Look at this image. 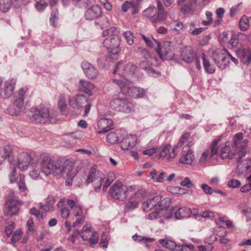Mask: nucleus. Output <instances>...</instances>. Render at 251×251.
<instances>
[{"mask_svg":"<svg viewBox=\"0 0 251 251\" xmlns=\"http://www.w3.org/2000/svg\"><path fill=\"white\" fill-rule=\"evenodd\" d=\"M113 81L119 86L124 95H128L134 98H142L145 95L144 89L131 86L130 81L127 78L124 77L121 79H115Z\"/></svg>","mask_w":251,"mask_h":251,"instance_id":"1","label":"nucleus"},{"mask_svg":"<svg viewBox=\"0 0 251 251\" xmlns=\"http://www.w3.org/2000/svg\"><path fill=\"white\" fill-rule=\"evenodd\" d=\"M58 167L59 162L52 160L50 156L45 155L41 158L40 171L45 176H49L51 175L57 176L60 172Z\"/></svg>","mask_w":251,"mask_h":251,"instance_id":"2","label":"nucleus"},{"mask_svg":"<svg viewBox=\"0 0 251 251\" xmlns=\"http://www.w3.org/2000/svg\"><path fill=\"white\" fill-rule=\"evenodd\" d=\"M154 41L157 46L155 50L159 57L163 60H171L175 55L174 47L172 43L166 41L162 43H160L157 40Z\"/></svg>","mask_w":251,"mask_h":251,"instance_id":"3","label":"nucleus"},{"mask_svg":"<svg viewBox=\"0 0 251 251\" xmlns=\"http://www.w3.org/2000/svg\"><path fill=\"white\" fill-rule=\"evenodd\" d=\"M111 109L118 112L129 113L133 111V105L126 98H116L110 102Z\"/></svg>","mask_w":251,"mask_h":251,"instance_id":"4","label":"nucleus"},{"mask_svg":"<svg viewBox=\"0 0 251 251\" xmlns=\"http://www.w3.org/2000/svg\"><path fill=\"white\" fill-rule=\"evenodd\" d=\"M211 58L217 67L222 70L228 66L230 61L226 55V50L225 49H217L214 50Z\"/></svg>","mask_w":251,"mask_h":251,"instance_id":"5","label":"nucleus"},{"mask_svg":"<svg viewBox=\"0 0 251 251\" xmlns=\"http://www.w3.org/2000/svg\"><path fill=\"white\" fill-rule=\"evenodd\" d=\"M74 166L73 161L70 160H66L63 163L59 162L58 169L60 172H58L57 176L72 180L76 175V171L75 169Z\"/></svg>","mask_w":251,"mask_h":251,"instance_id":"6","label":"nucleus"},{"mask_svg":"<svg viewBox=\"0 0 251 251\" xmlns=\"http://www.w3.org/2000/svg\"><path fill=\"white\" fill-rule=\"evenodd\" d=\"M162 196L157 195L153 198L148 199L142 204V209L144 211L148 212L154 208L156 210H163L166 208L169 204L164 205V203L166 202L167 200L163 199L161 200Z\"/></svg>","mask_w":251,"mask_h":251,"instance_id":"7","label":"nucleus"},{"mask_svg":"<svg viewBox=\"0 0 251 251\" xmlns=\"http://www.w3.org/2000/svg\"><path fill=\"white\" fill-rule=\"evenodd\" d=\"M128 188L120 181H116L111 186L109 193L112 198L123 201L127 197Z\"/></svg>","mask_w":251,"mask_h":251,"instance_id":"8","label":"nucleus"},{"mask_svg":"<svg viewBox=\"0 0 251 251\" xmlns=\"http://www.w3.org/2000/svg\"><path fill=\"white\" fill-rule=\"evenodd\" d=\"M30 112L32 113L31 120L37 123L45 124L50 121L52 118L49 108L47 107H44L41 109L32 108Z\"/></svg>","mask_w":251,"mask_h":251,"instance_id":"9","label":"nucleus"},{"mask_svg":"<svg viewBox=\"0 0 251 251\" xmlns=\"http://www.w3.org/2000/svg\"><path fill=\"white\" fill-rule=\"evenodd\" d=\"M29 163L33 167L37 166L38 164V158L36 156H30L26 152H22L18 156V167L21 171H25L27 169Z\"/></svg>","mask_w":251,"mask_h":251,"instance_id":"10","label":"nucleus"},{"mask_svg":"<svg viewBox=\"0 0 251 251\" xmlns=\"http://www.w3.org/2000/svg\"><path fill=\"white\" fill-rule=\"evenodd\" d=\"M104 178V175L100 171L97 170L96 167H93L90 170L87 178L88 183H93L96 191H100L102 183Z\"/></svg>","mask_w":251,"mask_h":251,"instance_id":"11","label":"nucleus"},{"mask_svg":"<svg viewBox=\"0 0 251 251\" xmlns=\"http://www.w3.org/2000/svg\"><path fill=\"white\" fill-rule=\"evenodd\" d=\"M120 41L121 37L116 36L115 37L106 38L103 41V44L109 53L115 55L121 51L119 47Z\"/></svg>","mask_w":251,"mask_h":251,"instance_id":"12","label":"nucleus"},{"mask_svg":"<svg viewBox=\"0 0 251 251\" xmlns=\"http://www.w3.org/2000/svg\"><path fill=\"white\" fill-rule=\"evenodd\" d=\"M22 203V201L17 200L14 198L8 199L5 204L6 208L5 213L9 216L17 214L20 210L19 206L21 205Z\"/></svg>","mask_w":251,"mask_h":251,"instance_id":"13","label":"nucleus"},{"mask_svg":"<svg viewBox=\"0 0 251 251\" xmlns=\"http://www.w3.org/2000/svg\"><path fill=\"white\" fill-rule=\"evenodd\" d=\"M240 155L237 158V170L238 173L243 174L246 172L250 168L251 165V160L250 159L247 160H243L242 158L245 156L246 151H241Z\"/></svg>","mask_w":251,"mask_h":251,"instance_id":"14","label":"nucleus"},{"mask_svg":"<svg viewBox=\"0 0 251 251\" xmlns=\"http://www.w3.org/2000/svg\"><path fill=\"white\" fill-rule=\"evenodd\" d=\"M16 82L14 78L5 81L3 88L1 90L0 96L4 98L10 97L14 93Z\"/></svg>","mask_w":251,"mask_h":251,"instance_id":"15","label":"nucleus"},{"mask_svg":"<svg viewBox=\"0 0 251 251\" xmlns=\"http://www.w3.org/2000/svg\"><path fill=\"white\" fill-rule=\"evenodd\" d=\"M157 12H156V14H154L151 22L154 26H156L157 24L165 21L167 18L166 13H165L164 8L160 1H157Z\"/></svg>","mask_w":251,"mask_h":251,"instance_id":"16","label":"nucleus"},{"mask_svg":"<svg viewBox=\"0 0 251 251\" xmlns=\"http://www.w3.org/2000/svg\"><path fill=\"white\" fill-rule=\"evenodd\" d=\"M194 160L193 151L188 148H183L181 152V156L179 159L180 163L186 165H191Z\"/></svg>","mask_w":251,"mask_h":251,"instance_id":"17","label":"nucleus"},{"mask_svg":"<svg viewBox=\"0 0 251 251\" xmlns=\"http://www.w3.org/2000/svg\"><path fill=\"white\" fill-rule=\"evenodd\" d=\"M136 140L135 135H127L121 141L120 147L123 150H130L135 146Z\"/></svg>","mask_w":251,"mask_h":251,"instance_id":"18","label":"nucleus"},{"mask_svg":"<svg viewBox=\"0 0 251 251\" xmlns=\"http://www.w3.org/2000/svg\"><path fill=\"white\" fill-rule=\"evenodd\" d=\"M113 121L110 119L102 118L97 122V126L99 130L98 134L104 133L112 128Z\"/></svg>","mask_w":251,"mask_h":251,"instance_id":"19","label":"nucleus"},{"mask_svg":"<svg viewBox=\"0 0 251 251\" xmlns=\"http://www.w3.org/2000/svg\"><path fill=\"white\" fill-rule=\"evenodd\" d=\"M81 67L84 71L85 75L90 79H94L97 77L98 71L92 64L86 61L81 64Z\"/></svg>","mask_w":251,"mask_h":251,"instance_id":"20","label":"nucleus"},{"mask_svg":"<svg viewBox=\"0 0 251 251\" xmlns=\"http://www.w3.org/2000/svg\"><path fill=\"white\" fill-rule=\"evenodd\" d=\"M172 212L174 213L176 218L177 219L188 218L191 214V209L185 206L178 208L175 207L172 209Z\"/></svg>","mask_w":251,"mask_h":251,"instance_id":"21","label":"nucleus"},{"mask_svg":"<svg viewBox=\"0 0 251 251\" xmlns=\"http://www.w3.org/2000/svg\"><path fill=\"white\" fill-rule=\"evenodd\" d=\"M101 15V8L97 5H93L85 12V18L88 20H93L99 18Z\"/></svg>","mask_w":251,"mask_h":251,"instance_id":"22","label":"nucleus"},{"mask_svg":"<svg viewBox=\"0 0 251 251\" xmlns=\"http://www.w3.org/2000/svg\"><path fill=\"white\" fill-rule=\"evenodd\" d=\"M181 56L184 62L190 63L194 60L196 55L191 47H185L182 49Z\"/></svg>","mask_w":251,"mask_h":251,"instance_id":"23","label":"nucleus"},{"mask_svg":"<svg viewBox=\"0 0 251 251\" xmlns=\"http://www.w3.org/2000/svg\"><path fill=\"white\" fill-rule=\"evenodd\" d=\"M171 148V146L170 145H167L164 147H163V148L160 152V157H166L168 160H170L171 159L175 158L177 154L176 151L175 146L173 147L171 149V151H170Z\"/></svg>","mask_w":251,"mask_h":251,"instance_id":"24","label":"nucleus"},{"mask_svg":"<svg viewBox=\"0 0 251 251\" xmlns=\"http://www.w3.org/2000/svg\"><path fill=\"white\" fill-rule=\"evenodd\" d=\"M67 205L70 208L72 213L74 216H83L82 215V207L80 204L76 202L74 200L68 199L67 201Z\"/></svg>","mask_w":251,"mask_h":251,"instance_id":"25","label":"nucleus"},{"mask_svg":"<svg viewBox=\"0 0 251 251\" xmlns=\"http://www.w3.org/2000/svg\"><path fill=\"white\" fill-rule=\"evenodd\" d=\"M237 56L245 63H249L251 62V51L248 48H239L236 50Z\"/></svg>","mask_w":251,"mask_h":251,"instance_id":"26","label":"nucleus"},{"mask_svg":"<svg viewBox=\"0 0 251 251\" xmlns=\"http://www.w3.org/2000/svg\"><path fill=\"white\" fill-rule=\"evenodd\" d=\"M68 200V199L66 198L61 199L57 205V208L60 212L61 217L65 219L68 218L70 214V212L66 207L67 201Z\"/></svg>","mask_w":251,"mask_h":251,"instance_id":"27","label":"nucleus"},{"mask_svg":"<svg viewBox=\"0 0 251 251\" xmlns=\"http://www.w3.org/2000/svg\"><path fill=\"white\" fill-rule=\"evenodd\" d=\"M55 201V197L53 196H49L46 199V204L42 203L39 204V208L45 211H52L54 210V203Z\"/></svg>","mask_w":251,"mask_h":251,"instance_id":"28","label":"nucleus"},{"mask_svg":"<svg viewBox=\"0 0 251 251\" xmlns=\"http://www.w3.org/2000/svg\"><path fill=\"white\" fill-rule=\"evenodd\" d=\"M234 153L230 151V148L229 147V143L226 142L225 146L223 147L220 152V157L222 159H232L234 156Z\"/></svg>","mask_w":251,"mask_h":251,"instance_id":"29","label":"nucleus"},{"mask_svg":"<svg viewBox=\"0 0 251 251\" xmlns=\"http://www.w3.org/2000/svg\"><path fill=\"white\" fill-rule=\"evenodd\" d=\"M80 86L79 89L89 96L92 95V91L94 88V85L87 80L81 79L79 81Z\"/></svg>","mask_w":251,"mask_h":251,"instance_id":"30","label":"nucleus"},{"mask_svg":"<svg viewBox=\"0 0 251 251\" xmlns=\"http://www.w3.org/2000/svg\"><path fill=\"white\" fill-rule=\"evenodd\" d=\"M25 90L21 88L18 92V98L15 100L14 105L17 108V110L19 111L23 106L24 101L25 98Z\"/></svg>","mask_w":251,"mask_h":251,"instance_id":"31","label":"nucleus"},{"mask_svg":"<svg viewBox=\"0 0 251 251\" xmlns=\"http://www.w3.org/2000/svg\"><path fill=\"white\" fill-rule=\"evenodd\" d=\"M202 59L205 72L209 74H213L215 72L216 68L213 64L210 63L209 59L206 58L204 53L202 54Z\"/></svg>","mask_w":251,"mask_h":251,"instance_id":"32","label":"nucleus"},{"mask_svg":"<svg viewBox=\"0 0 251 251\" xmlns=\"http://www.w3.org/2000/svg\"><path fill=\"white\" fill-rule=\"evenodd\" d=\"M138 194L135 193L126 204V208L128 211H131L136 208L139 204V200L137 198Z\"/></svg>","mask_w":251,"mask_h":251,"instance_id":"33","label":"nucleus"},{"mask_svg":"<svg viewBox=\"0 0 251 251\" xmlns=\"http://www.w3.org/2000/svg\"><path fill=\"white\" fill-rule=\"evenodd\" d=\"M17 185L20 192H25L27 190V188L25 182V176L24 175L19 174V176L16 178Z\"/></svg>","mask_w":251,"mask_h":251,"instance_id":"34","label":"nucleus"},{"mask_svg":"<svg viewBox=\"0 0 251 251\" xmlns=\"http://www.w3.org/2000/svg\"><path fill=\"white\" fill-rule=\"evenodd\" d=\"M159 243L162 245L163 247L170 250H176L178 251V246H177L176 243L172 240H168L165 239L159 240Z\"/></svg>","mask_w":251,"mask_h":251,"instance_id":"35","label":"nucleus"},{"mask_svg":"<svg viewBox=\"0 0 251 251\" xmlns=\"http://www.w3.org/2000/svg\"><path fill=\"white\" fill-rule=\"evenodd\" d=\"M92 228L91 226H88L87 225H85L83 228L80 231V237L83 240H89L92 232L91 231Z\"/></svg>","mask_w":251,"mask_h":251,"instance_id":"36","label":"nucleus"},{"mask_svg":"<svg viewBox=\"0 0 251 251\" xmlns=\"http://www.w3.org/2000/svg\"><path fill=\"white\" fill-rule=\"evenodd\" d=\"M12 148L10 145H6L3 147H0V156L6 159L9 158L12 154Z\"/></svg>","mask_w":251,"mask_h":251,"instance_id":"37","label":"nucleus"},{"mask_svg":"<svg viewBox=\"0 0 251 251\" xmlns=\"http://www.w3.org/2000/svg\"><path fill=\"white\" fill-rule=\"evenodd\" d=\"M12 148L10 145H6L3 147H0V156L6 159L9 158L12 154Z\"/></svg>","mask_w":251,"mask_h":251,"instance_id":"38","label":"nucleus"},{"mask_svg":"<svg viewBox=\"0 0 251 251\" xmlns=\"http://www.w3.org/2000/svg\"><path fill=\"white\" fill-rule=\"evenodd\" d=\"M119 32L117 28L112 27L103 31L102 36L103 37H107L106 38H112L115 37L116 36H119Z\"/></svg>","mask_w":251,"mask_h":251,"instance_id":"39","label":"nucleus"},{"mask_svg":"<svg viewBox=\"0 0 251 251\" xmlns=\"http://www.w3.org/2000/svg\"><path fill=\"white\" fill-rule=\"evenodd\" d=\"M115 179V176L112 172L108 173L106 176V179L104 184L103 185L102 190L104 192L106 191L107 187L111 184V183Z\"/></svg>","mask_w":251,"mask_h":251,"instance_id":"40","label":"nucleus"},{"mask_svg":"<svg viewBox=\"0 0 251 251\" xmlns=\"http://www.w3.org/2000/svg\"><path fill=\"white\" fill-rule=\"evenodd\" d=\"M13 4L12 0H0V10L2 12H6L9 10Z\"/></svg>","mask_w":251,"mask_h":251,"instance_id":"41","label":"nucleus"},{"mask_svg":"<svg viewBox=\"0 0 251 251\" xmlns=\"http://www.w3.org/2000/svg\"><path fill=\"white\" fill-rule=\"evenodd\" d=\"M250 25L249 18L246 16L242 17L239 22V27L242 31H245L248 29Z\"/></svg>","mask_w":251,"mask_h":251,"instance_id":"42","label":"nucleus"},{"mask_svg":"<svg viewBox=\"0 0 251 251\" xmlns=\"http://www.w3.org/2000/svg\"><path fill=\"white\" fill-rule=\"evenodd\" d=\"M139 67L141 69L145 70L148 73H156L155 70L150 65L147 61H142L139 63Z\"/></svg>","mask_w":251,"mask_h":251,"instance_id":"43","label":"nucleus"},{"mask_svg":"<svg viewBox=\"0 0 251 251\" xmlns=\"http://www.w3.org/2000/svg\"><path fill=\"white\" fill-rule=\"evenodd\" d=\"M156 12L157 10L154 6H151L143 11V16L146 18H149L151 22V18Z\"/></svg>","mask_w":251,"mask_h":251,"instance_id":"44","label":"nucleus"},{"mask_svg":"<svg viewBox=\"0 0 251 251\" xmlns=\"http://www.w3.org/2000/svg\"><path fill=\"white\" fill-rule=\"evenodd\" d=\"M137 67L132 63H127L124 68L125 75H133L136 72Z\"/></svg>","mask_w":251,"mask_h":251,"instance_id":"45","label":"nucleus"},{"mask_svg":"<svg viewBox=\"0 0 251 251\" xmlns=\"http://www.w3.org/2000/svg\"><path fill=\"white\" fill-rule=\"evenodd\" d=\"M221 139L219 138L215 139L210 145V156L214 157L215 155H216L218 152V143L220 141Z\"/></svg>","mask_w":251,"mask_h":251,"instance_id":"46","label":"nucleus"},{"mask_svg":"<svg viewBox=\"0 0 251 251\" xmlns=\"http://www.w3.org/2000/svg\"><path fill=\"white\" fill-rule=\"evenodd\" d=\"M106 140L109 143L114 144L117 143L119 138L115 132H111L107 135Z\"/></svg>","mask_w":251,"mask_h":251,"instance_id":"47","label":"nucleus"},{"mask_svg":"<svg viewBox=\"0 0 251 251\" xmlns=\"http://www.w3.org/2000/svg\"><path fill=\"white\" fill-rule=\"evenodd\" d=\"M243 134L242 132L236 133L233 137V148H239L240 142L243 139Z\"/></svg>","mask_w":251,"mask_h":251,"instance_id":"48","label":"nucleus"},{"mask_svg":"<svg viewBox=\"0 0 251 251\" xmlns=\"http://www.w3.org/2000/svg\"><path fill=\"white\" fill-rule=\"evenodd\" d=\"M91 0H72L73 4L79 8L86 7Z\"/></svg>","mask_w":251,"mask_h":251,"instance_id":"49","label":"nucleus"},{"mask_svg":"<svg viewBox=\"0 0 251 251\" xmlns=\"http://www.w3.org/2000/svg\"><path fill=\"white\" fill-rule=\"evenodd\" d=\"M75 97L79 108L82 107L83 105L87 101V98L83 95H76Z\"/></svg>","mask_w":251,"mask_h":251,"instance_id":"50","label":"nucleus"},{"mask_svg":"<svg viewBox=\"0 0 251 251\" xmlns=\"http://www.w3.org/2000/svg\"><path fill=\"white\" fill-rule=\"evenodd\" d=\"M58 107L60 111L63 112L66 108V103L65 96L63 95L60 96L58 102Z\"/></svg>","mask_w":251,"mask_h":251,"instance_id":"51","label":"nucleus"},{"mask_svg":"<svg viewBox=\"0 0 251 251\" xmlns=\"http://www.w3.org/2000/svg\"><path fill=\"white\" fill-rule=\"evenodd\" d=\"M124 36L129 45H132L134 43L133 36L130 31H126L123 33Z\"/></svg>","mask_w":251,"mask_h":251,"instance_id":"52","label":"nucleus"},{"mask_svg":"<svg viewBox=\"0 0 251 251\" xmlns=\"http://www.w3.org/2000/svg\"><path fill=\"white\" fill-rule=\"evenodd\" d=\"M189 137L190 134L188 133H185L184 134H182L181 138L179 140L177 146L176 147L175 146V148L181 147L182 145H184V143L188 141Z\"/></svg>","mask_w":251,"mask_h":251,"instance_id":"53","label":"nucleus"},{"mask_svg":"<svg viewBox=\"0 0 251 251\" xmlns=\"http://www.w3.org/2000/svg\"><path fill=\"white\" fill-rule=\"evenodd\" d=\"M241 184L239 180L234 178L229 180L227 183V186L231 188H237L241 186Z\"/></svg>","mask_w":251,"mask_h":251,"instance_id":"54","label":"nucleus"},{"mask_svg":"<svg viewBox=\"0 0 251 251\" xmlns=\"http://www.w3.org/2000/svg\"><path fill=\"white\" fill-rule=\"evenodd\" d=\"M248 143V140L247 139H245L244 140H241L240 142L239 147V148H234L236 151V152L238 153V155H240V152L241 151H244L243 150L246 148L247 146V144Z\"/></svg>","mask_w":251,"mask_h":251,"instance_id":"55","label":"nucleus"},{"mask_svg":"<svg viewBox=\"0 0 251 251\" xmlns=\"http://www.w3.org/2000/svg\"><path fill=\"white\" fill-rule=\"evenodd\" d=\"M29 213L31 215L35 216L39 221H41L43 219L42 213L35 207L30 208L29 209Z\"/></svg>","mask_w":251,"mask_h":251,"instance_id":"56","label":"nucleus"},{"mask_svg":"<svg viewBox=\"0 0 251 251\" xmlns=\"http://www.w3.org/2000/svg\"><path fill=\"white\" fill-rule=\"evenodd\" d=\"M242 7V3H239L237 5H235L232 6L230 10V16L231 17H233L236 15V14L241 9Z\"/></svg>","mask_w":251,"mask_h":251,"instance_id":"57","label":"nucleus"},{"mask_svg":"<svg viewBox=\"0 0 251 251\" xmlns=\"http://www.w3.org/2000/svg\"><path fill=\"white\" fill-rule=\"evenodd\" d=\"M194 246L192 244H185L183 245H178V251H193Z\"/></svg>","mask_w":251,"mask_h":251,"instance_id":"58","label":"nucleus"},{"mask_svg":"<svg viewBox=\"0 0 251 251\" xmlns=\"http://www.w3.org/2000/svg\"><path fill=\"white\" fill-rule=\"evenodd\" d=\"M180 184L182 186L186 187L188 188H192L193 187L192 182L188 177H185L183 180L181 181Z\"/></svg>","mask_w":251,"mask_h":251,"instance_id":"59","label":"nucleus"},{"mask_svg":"<svg viewBox=\"0 0 251 251\" xmlns=\"http://www.w3.org/2000/svg\"><path fill=\"white\" fill-rule=\"evenodd\" d=\"M22 232L20 230H16L12 236V242L13 243H16L22 237Z\"/></svg>","mask_w":251,"mask_h":251,"instance_id":"60","label":"nucleus"},{"mask_svg":"<svg viewBox=\"0 0 251 251\" xmlns=\"http://www.w3.org/2000/svg\"><path fill=\"white\" fill-rule=\"evenodd\" d=\"M184 0H178L177 1L178 5L181 7V11L184 13H186L189 11V7L184 4Z\"/></svg>","mask_w":251,"mask_h":251,"instance_id":"61","label":"nucleus"},{"mask_svg":"<svg viewBox=\"0 0 251 251\" xmlns=\"http://www.w3.org/2000/svg\"><path fill=\"white\" fill-rule=\"evenodd\" d=\"M91 245H95L98 242V235L96 232H92V233L89 239Z\"/></svg>","mask_w":251,"mask_h":251,"instance_id":"62","label":"nucleus"},{"mask_svg":"<svg viewBox=\"0 0 251 251\" xmlns=\"http://www.w3.org/2000/svg\"><path fill=\"white\" fill-rule=\"evenodd\" d=\"M201 188L207 195H211L212 194L213 190L210 187L205 183H203L201 185Z\"/></svg>","mask_w":251,"mask_h":251,"instance_id":"63","label":"nucleus"},{"mask_svg":"<svg viewBox=\"0 0 251 251\" xmlns=\"http://www.w3.org/2000/svg\"><path fill=\"white\" fill-rule=\"evenodd\" d=\"M69 103L70 106L74 109H78L79 108L75 96L69 99Z\"/></svg>","mask_w":251,"mask_h":251,"instance_id":"64","label":"nucleus"}]
</instances>
